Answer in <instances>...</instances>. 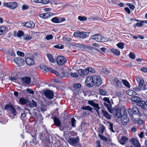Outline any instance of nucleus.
<instances>
[{"label":"nucleus","instance_id":"f257e3e1","mask_svg":"<svg viewBox=\"0 0 147 147\" xmlns=\"http://www.w3.org/2000/svg\"><path fill=\"white\" fill-rule=\"evenodd\" d=\"M136 81L138 83V86L135 89V90L136 92H138L141 90H144L146 89V86L143 84L144 80L142 78L137 77Z\"/></svg>","mask_w":147,"mask_h":147},{"label":"nucleus","instance_id":"f03ea898","mask_svg":"<svg viewBox=\"0 0 147 147\" xmlns=\"http://www.w3.org/2000/svg\"><path fill=\"white\" fill-rule=\"evenodd\" d=\"M121 107L117 106L115 107L112 109L110 113H112L115 117L117 118H120L121 117Z\"/></svg>","mask_w":147,"mask_h":147},{"label":"nucleus","instance_id":"7ed1b4c3","mask_svg":"<svg viewBox=\"0 0 147 147\" xmlns=\"http://www.w3.org/2000/svg\"><path fill=\"white\" fill-rule=\"evenodd\" d=\"M91 38L98 42H105L106 40L105 37L102 35L100 34H96L92 35Z\"/></svg>","mask_w":147,"mask_h":147},{"label":"nucleus","instance_id":"20e7f679","mask_svg":"<svg viewBox=\"0 0 147 147\" xmlns=\"http://www.w3.org/2000/svg\"><path fill=\"white\" fill-rule=\"evenodd\" d=\"M85 83L86 85L88 87H92L94 86L93 76H89L86 78Z\"/></svg>","mask_w":147,"mask_h":147},{"label":"nucleus","instance_id":"39448f33","mask_svg":"<svg viewBox=\"0 0 147 147\" xmlns=\"http://www.w3.org/2000/svg\"><path fill=\"white\" fill-rule=\"evenodd\" d=\"M87 32H84L78 31L75 32L74 34V36L76 37H78L79 38L84 39L87 36Z\"/></svg>","mask_w":147,"mask_h":147},{"label":"nucleus","instance_id":"423d86ee","mask_svg":"<svg viewBox=\"0 0 147 147\" xmlns=\"http://www.w3.org/2000/svg\"><path fill=\"white\" fill-rule=\"evenodd\" d=\"M93 81H94V86L95 85L97 86H99L102 84V80L100 77L96 75L93 76Z\"/></svg>","mask_w":147,"mask_h":147},{"label":"nucleus","instance_id":"0eeeda50","mask_svg":"<svg viewBox=\"0 0 147 147\" xmlns=\"http://www.w3.org/2000/svg\"><path fill=\"white\" fill-rule=\"evenodd\" d=\"M56 62L59 65H62L67 62L66 59L62 56H59L56 58Z\"/></svg>","mask_w":147,"mask_h":147},{"label":"nucleus","instance_id":"6e6552de","mask_svg":"<svg viewBox=\"0 0 147 147\" xmlns=\"http://www.w3.org/2000/svg\"><path fill=\"white\" fill-rule=\"evenodd\" d=\"M68 142L69 144L72 146H75L77 144L79 141V137H71L68 140Z\"/></svg>","mask_w":147,"mask_h":147},{"label":"nucleus","instance_id":"1a4fd4ad","mask_svg":"<svg viewBox=\"0 0 147 147\" xmlns=\"http://www.w3.org/2000/svg\"><path fill=\"white\" fill-rule=\"evenodd\" d=\"M122 124L124 125H126L129 121V119L127 116V113L126 111L123 114L121 119Z\"/></svg>","mask_w":147,"mask_h":147},{"label":"nucleus","instance_id":"9d476101","mask_svg":"<svg viewBox=\"0 0 147 147\" xmlns=\"http://www.w3.org/2000/svg\"><path fill=\"white\" fill-rule=\"evenodd\" d=\"M131 111V112L134 115H136L138 116H140L141 115V111L140 108L137 107H134L130 110V109L128 110V113Z\"/></svg>","mask_w":147,"mask_h":147},{"label":"nucleus","instance_id":"9b49d317","mask_svg":"<svg viewBox=\"0 0 147 147\" xmlns=\"http://www.w3.org/2000/svg\"><path fill=\"white\" fill-rule=\"evenodd\" d=\"M89 73L88 67L84 69H79L78 70V73L81 77H83L84 76L87 75Z\"/></svg>","mask_w":147,"mask_h":147},{"label":"nucleus","instance_id":"f8f14e48","mask_svg":"<svg viewBox=\"0 0 147 147\" xmlns=\"http://www.w3.org/2000/svg\"><path fill=\"white\" fill-rule=\"evenodd\" d=\"M4 6L9 7L11 9H14L16 8L18 5V4L16 2H8L4 3L3 4Z\"/></svg>","mask_w":147,"mask_h":147},{"label":"nucleus","instance_id":"ddd939ff","mask_svg":"<svg viewBox=\"0 0 147 147\" xmlns=\"http://www.w3.org/2000/svg\"><path fill=\"white\" fill-rule=\"evenodd\" d=\"M14 62L19 66H22L25 63L23 59L21 57L16 58L14 59Z\"/></svg>","mask_w":147,"mask_h":147},{"label":"nucleus","instance_id":"4468645a","mask_svg":"<svg viewBox=\"0 0 147 147\" xmlns=\"http://www.w3.org/2000/svg\"><path fill=\"white\" fill-rule=\"evenodd\" d=\"M88 103L94 107V109L98 113V110L100 109L98 106V104L95 103L92 100H89Z\"/></svg>","mask_w":147,"mask_h":147},{"label":"nucleus","instance_id":"2eb2a0df","mask_svg":"<svg viewBox=\"0 0 147 147\" xmlns=\"http://www.w3.org/2000/svg\"><path fill=\"white\" fill-rule=\"evenodd\" d=\"M44 94L49 98L51 99L53 98L54 96L53 93L50 90H48L46 91L45 92Z\"/></svg>","mask_w":147,"mask_h":147},{"label":"nucleus","instance_id":"dca6fc26","mask_svg":"<svg viewBox=\"0 0 147 147\" xmlns=\"http://www.w3.org/2000/svg\"><path fill=\"white\" fill-rule=\"evenodd\" d=\"M37 106L36 102H35L33 100H32L31 101L27 103V106L30 108L36 107Z\"/></svg>","mask_w":147,"mask_h":147},{"label":"nucleus","instance_id":"f3484780","mask_svg":"<svg viewBox=\"0 0 147 147\" xmlns=\"http://www.w3.org/2000/svg\"><path fill=\"white\" fill-rule=\"evenodd\" d=\"M114 83L115 84L116 86L118 88H121L122 86L121 82L119 81L118 79L116 78H114Z\"/></svg>","mask_w":147,"mask_h":147},{"label":"nucleus","instance_id":"a211bd4d","mask_svg":"<svg viewBox=\"0 0 147 147\" xmlns=\"http://www.w3.org/2000/svg\"><path fill=\"white\" fill-rule=\"evenodd\" d=\"M24 26L26 27L32 28L35 26V24L32 21H30L26 22Z\"/></svg>","mask_w":147,"mask_h":147},{"label":"nucleus","instance_id":"6ab92c4d","mask_svg":"<svg viewBox=\"0 0 147 147\" xmlns=\"http://www.w3.org/2000/svg\"><path fill=\"white\" fill-rule=\"evenodd\" d=\"M25 62L26 64L28 65H33L34 63V60L30 58H27L25 59Z\"/></svg>","mask_w":147,"mask_h":147},{"label":"nucleus","instance_id":"aec40b11","mask_svg":"<svg viewBox=\"0 0 147 147\" xmlns=\"http://www.w3.org/2000/svg\"><path fill=\"white\" fill-rule=\"evenodd\" d=\"M131 141L133 144L137 147H140L141 146L139 144V141L137 139L135 138H132L131 140Z\"/></svg>","mask_w":147,"mask_h":147},{"label":"nucleus","instance_id":"412c9836","mask_svg":"<svg viewBox=\"0 0 147 147\" xmlns=\"http://www.w3.org/2000/svg\"><path fill=\"white\" fill-rule=\"evenodd\" d=\"M22 81L27 84H29L31 82V78L28 77L23 78L21 79Z\"/></svg>","mask_w":147,"mask_h":147},{"label":"nucleus","instance_id":"4be33fe9","mask_svg":"<svg viewBox=\"0 0 147 147\" xmlns=\"http://www.w3.org/2000/svg\"><path fill=\"white\" fill-rule=\"evenodd\" d=\"M137 105L140 107L144 110L145 109V101L140 100L137 103Z\"/></svg>","mask_w":147,"mask_h":147},{"label":"nucleus","instance_id":"5701e85b","mask_svg":"<svg viewBox=\"0 0 147 147\" xmlns=\"http://www.w3.org/2000/svg\"><path fill=\"white\" fill-rule=\"evenodd\" d=\"M103 104L106 107L108 111L110 113L113 108H111L112 105H111V102L108 103L107 102H104Z\"/></svg>","mask_w":147,"mask_h":147},{"label":"nucleus","instance_id":"b1692460","mask_svg":"<svg viewBox=\"0 0 147 147\" xmlns=\"http://www.w3.org/2000/svg\"><path fill=\"white\" fill-rule=\"evenodd\" d=\"M34 2L36 3H41L44 4H48L49 1V0H33Z\"/></svg>","mask_w":147,"mask_h":147},{"label":"nucleus","instance_id":"393cba45","mask_svg":"<svg viewBox=\"0 0 147 147\" xmlns=\"http://www.w3.org/2000/svg\"><path fill=\"white\" fill-rule=\"evenodd\" d=\"M40 67L41 69L44 70L46 72L50 71L51 68L50 67H47L43 64H41L40 65Z\"/></svg>","mask_w":147,"mask_h":147},{"label":"nucleus","instance_id":"a878e982","mask_svg":"<svg viewBox=\"0 0 147 147\" xmlns=\"http://www.w3.org/2000/svg\"><path fill=\"white\" fill-rule=\"evenodd\" d=\"M102 112L105 117L108 119H110L111 116L108 113L104 110H102Z\"/></svg>","mask_w":147,"mask_h":147},{"label":"nucleus","instance_id":"bb28decb","mask_svg":"<svg viewBox=\"0 0 147 147\" xmlns=\"http://www.w3.org/2000/svg\"><path fill=\"white\" fill-rule=\"evenodd\" d=\"M54 122L56 125L58 127L61 124V122L58 118L56 117H54Z\"/></svg>","mask_w":147,"mask_h":147},{"label":"nucleus","instance_id":"cd10ccee","mask_svg":"<svg viewBox=\"0 0 147 147\" xmlns=\"http://www.w3.org/2000/svg\"><path fill=\"white\" fill-rule=\"evenodd\" d=\"M128 140V138L126 137L122 136L119 141V143L121 144H123L126 143Z\"/></svg>","mask_w":147,"mask_h":147},{"label":"nucleus","instance_id":"c85d7f7f","mask_svg":"<svg viewBox=\"0 0 147 147\" xmlns=\"http://www.w3.org/2000/svg\"><path fill=\"white\" fill-rule=\"evenodd\" d=\"M7 55L8 57H10L11 56L15 57V53L13 49H10L7 53Z\"/></svg>","mask_w":147,"mask_h":147},{"label":"nucleus","instance_id":"c756f323","mask_svg":"<svg viewBox=\"0 0 147 147\" xmlns=\"http://www.w3.org/2000/svg\"><path fill=\"white\" fill-rule=\"evenodd\" d=\"M52 15L51 13H42L40 15L41 17L43 18L44 19L47 18Z\"/></svg>","mask_w":147,"mask_h":147},{"label":"nucleus","instance_id":"7c9ffc66","mask_svg":"<svg viewBox=\"0 0 147 147\" xmlns=\"http://www.w3.org/2000/svg\"><path fill=\"white\" fill-rule=\"evenodd\" d=\"M126 92L128 95L130 96L136 95V93L135 91L131 89L127 90Z\"/></svg>","mask_w":147,"mask_h":147},{"label":"nucleus","instance_id":"2f4dec72","mask_svg":"<svg viewBox=\"0 0 147 147\" xmlns=\"http://www.w3.org/2000/svg\"><path fill=\"white\" fill-rule=\"evenodd\" d=\"M61 76H60V78H63L64 77H67L69 75V73L68 72L66 71H63L61 73Z\"/></svg>","mask_w":147,"mask_h":147},{"label":"nucleus","instance_id":"473e14b6","mask_svg":"<svg viewBox=\"0 0 147 147\" xmlns=\"http://www.w3.org/2000/svg\"><path fill=\"white\" fill-rule=\"evenodd\" d=\"M7 28L5 26H1L0 27V35L1 36L7 30Z\"/></svg>","mask_w":147,"mask_h":147},{"label":"nucleus","instance_id":"72a5a7b5","mask_svg":"<svg viewBox=\"0 0 147 147\" xmlns=\"http://www.w3.org/2000/svg\"><path fill=\"white\" fill-rule=\"evenodd\" d=\"M19 101L21 104L23 105L27 103V100L23 98H21L19 99Z\"/></svg>","mask_w":147,"mask_h":147},{"label":"nucleus","instance_id":"f704fd0d","mask_svg":"<svg viewBox=\"0 0 147 147\" xmlns=\"http://www.w3.org/2000/svg\"><path fill=\"white\" fill-rule=\"evenodd\" d=\"M95 49V48L92 47L88 46L85 51L89 53H91L92 51L93 50Z\"/></svg>","mask_w":147,"mask_h":147},{"label":"nucleus","instance_id":"c9c22d12","mask_svg":"<svg viewBox=\"0 0 147 147\" xmlns=\"http://www.w3.org/2000/svg\"><path fill=\"white\" fill-rule=\"evenodd\" d=\"M111 51L114 54L117 55H119L120 54V52L117 49H116L114 48H112L111 49Z\"/></svg>","mask_w":147,"mask_h":147},{"label":"nucleus","instance_id":"e433bc0d","mask_svg":"<svg viewBox=\"0 0 147 147\" xmlns=\"http://www.w3.org/2000/svg\"><path fill=\"white\" fill-rule=\"evenodd\" d=\"M131 100L133 102H137L140 99V98L138 97L133 96L131 97Z\"/></svg>","mask_w":147,"mask_h":147},{"label":"nucleus","instance_id":"4c0bfd02","mask_svg":"<svg viewBox=\"0 0 147 147\" xmlns=\"http://www.w3.org/2000/svg\"><path fill=\"white\" fill-rule=\"evenodd\" d=\"M82 109L84 110H87L91 111H92V108L88 106H84L82 107Z\"/></svg>","mask_w":147,"mask_h":147},{"label":"nucleus","instance_id":"58836bf2","mask_svg":"<svg viewBox=\"0 0 147 147\" xmlns=\"http://www.w3.org/2000/svg\"><path fill=\"white\" fill-rule=\"evenodd\" d=\"M32 36L28 34H26L24 36V38L26 40H30L32 39Z\"/></svg>","mask_w":147,"mask_h":147},{"label":"nucleus","instance_id":"ea45409f","mask_svg":"<svg viewBox=\"0 0 147 147\" xmlns=\"http://www.w3.org/2000/svg\"><path fill=\"white\" fill-rule=\"evenodd\" d=\"M105 129V127L103 125H100L99 129V133L100 134H103Z\"/></svg>","mask_w":147,"mask_h":147},{"label":"nucleus","instance_id":"a19ab883","mask_svg":"<svg viewBox=\"0 0 147 147\" xmlns=\"http://www.w3.org/2000/svg\"><path fill=\"white\" fill-rule=\"evenodd\" d=\"M122 82L123 85L128 88H130V86L129 82L125 80H122Z\"/></svg>","mask_w":147,"mask_h":147},{"label":"nucleus","instance_id":"79ce46f5","mask_svg":"<svg viewBox=\"0 0 147 147\" xmlns=\"http://www.w3.org/2000/svg\"><path fill=\"white\" fill-rule=\"evenodd\" d=\"M98 136L99 138L101 140H103V141L107 142V137L105 136H103L102 135L99 134H98Z\"/></svg>","mask_w":147,"mask_h":147},{"label":"nucleus","instance_id":"37998d69","mask_svg":"<svg viewBox=\"0 0 147 147\" xmlns=\"http://www.w3.org/2000/svg\"><path fill=\"white\" fill-rule=\"evenodd\" d=\"M109 124V128L110 129V131L113 132H115V131L113 129V124L110 122H108L107 123Z\"/></svg>","mask_w":147,"mask_h":147},{"label":"nucleus","instance_id":"c03bdc74","mask_svg":"<svg viewBox=\"0 0 147 147\" xmlns=\"http://www.w3.org/2000/svg\"><path fill=\"white\" fill-rule=\"evenodd\" d=\"M50 71L51 73L55 74L56 76L59 78H60V76H61V73L60 74H59L57 71L53 69L52 68H51Z\"/></svg>","mask_w":147,"mask_h":147},{"label":"nucleus","instance_id":"a18cd8bd","mask_svg":"<svg viewBox=\"0 0 147 147\" xmlns=\"http://www.w3.org/2000/svg\"><path fill=\"white\" fill-rule=\"evenodd\" d=\"M47 56L49 59V61L51 62H53L54 61V60L53 58L52 55L50 54H47Z\"/></svg>","mask_w":147,"mask_h":147},{"label":"nucleus","instance_id":"49530a36","mask_svg":"<svg viewBox=\"0 0 147 147\" xmlns=\"http://www.w3.org/2000/svg\"><path fill=\"white\" fill-rule=\"evenodd\" d=\"M13 106L11 105H7L4 107V109L6 110L7 111L11 109Z\"/></svg>","mask_w":147,"mask_h":147},{"label":"nucleus","instance_id":"de8ad7c7","mask_svg":"<svg viewBox=\"0 0 147 147\" xmlns=\"http://www.w3.org/2000/svg\"><path fill=\"white\" fill-rule=\"evenodd\" d=\"M24 34V33L22 31L19 30L17 32V36L19 38L21 37Z\"/></svg>","mask_w":147,"mask_h":147},{"label":"nucleus","instance_id":"09e8293b","mask_svg":"<svg viewBox=\"0 0 147 147\" xmlns=\"http://www.w3.org/2000/svg\"><path fill=\"white\" fill-rule=\"evenodd\" d=\"M63 40L67 42H70L71 40V38L69 37H67L65 36L63 37L62 38Z\"/></svg>","mask_w":147,"mask_h":147},{"label":"nucleus","instance_id":"8fccbe9b","mask_svg":"<svg viewBox=\"0 0 147 147\" xmlns=\"http://www.w3.org/2000/svg\"><path fill=\"white\" fill-rule=\"evenodd\" d=\"M53 47L55 48L59 49H63L64 47L63 45L61 44L56 45L54 46Z\"/></svg>","mask_w":147,"mask_h":147},{"label":"nucleus","instance_id":"3c124183","mask_svg":"<svg viewBox=\"0 0 147 147\" xmlns=\"http://www.w3.org/2000/svg\"><path fill=\"white\" fill-rule=\"evenodd\" d=\"M76 121L74 118H73L71 120V126L73 127H76Z\"/></svg>","mask_w":147,"mask_h":147},{"label":"nucleus","instance_id":"603ef678","mask_svg":"<svg viewBox=\"0 0 147 147\" xmlns=\"http://www.w3.org/2000/svg\"><path fill=\"white\" fill-rule=\"evenodd\" d=\"M51 21L55 23H59V20L58 18L57 17H55L51 19Z\"/></svg>","mask_w":147,"mask_h":147},{"label":"nucleus","instance_id":"864d4df0","mask_svg":"<svg viewBox=\"0 0 147 147\" xmlns=\"http://www.w3.org/2000/svg\"><path fill=\"white\" fill-rule=\"evenodd\" d=\"M78 19L80 21H84L87 20V18L85 16H79L78 18Z\"/></svg>","mask_w":147,"mask_h":147},{"label":"nucleus","instance_id":"5fc2aeb1","mask_svg":"<svg viewBox=\"0 0 147 147\" xmlns=\"http://www.w3.org/2000/svg\"><path fill=\"white\" fill-rule=\"evenodd\" d=\"M11 112L13 113L14 116H16V115L17 113L15 109L13 107L10 110Z\"/></svg>","mask_w":147,"mask_h":147},{"label":"nucleus","instance_id":"6e6d98bb","mask_svg":"<svg viewBox=\"0 0 147 147\" xmlns=\"http://www.w3.org/2000/svg\"><path fill=\"white\" fill-rule=\"evenodd\" d=\"M117 46L119 48L122 49L124 48V45L122 43H119L117 44Z\"/></svg>","mask_w":147,"mask_h":147},{"label":"nucleus","instance_id":"4d7b16f0","mask_svg":"<svg viewBox=\"0 0 147 147\" xmlns=\"http://www.w3.org/2000/svg\"><path fill=\"white\" fill-rule=\"evenodd\" d=\"M99 92L102 95H106V92L105 91L103 90L102 89H99Z\"/></svg>","mask_w":147,"mask_h":147},{"label":"nucleus","instance_id":"13d9d810","mask_svg":"<svg viewBox=\"0 0 147 147\" xmlns=\"http://www.w3.org/2000/svg\"><path fill=\"white\" fill-rule=\"evenodd\" d=\"M53 38V36L51 34H50L47 35L46 36V39L47 40H49L52 39Z\"/></svg>","mask_w":147,"mask_h":147},{"label":"nucleus","instance_id":"bf43d9fd","mask_svg":"<svg viewBox=\"0 0 147 147\" xmlns=\"http://www.w3.org/2000/svg\"><path fill=\"white\" fill-rule=\"evenodd\" d=\"M17 54L18 56L21 57H24L25 55L24 53L20 51H17Z\"/></svg>","mask_w":147,"mask_h":147},{"label":"nucleus","instance_id":"052dcab7","mask_svg":"<svg viewBox=\"0 0 147 147\" xmlns=\"http://www.w3.org/2000/svg\"><path fill=\"white\" fill-rule=\"evenodd\" d=\"M129 57L132 59H134L135 58V55L133 53H130L129 54Z\"/></svg>","mask_w":147,"mask_h":147},{"label":"nucleus","instance_id":"680f3d73","mask_svg":"<svg viewBox=\"0 0 147 147\" xmlns=\"http://www.w3.org/2000/svg\"><path fill=\"white\" fill-rule=\"evenodd\" d=\"M127 5H128L130 8L132 10H133L135 8V6L131 4L130 3H127Z\"/></svg>","mask_w":147,"mask_h":147},{"label":"nucleus","instance_id":"e2e57ef3","mask_svg":"<svg viewBox=\"0 0 147 147\" xmlns=\"http://www.w3.org/2000/svg\"><path fill=\"white\" fill-rule=\"evenodd\" d=\"M73 87L76 88H80L81 87V85L80 84H75L73 86Z\"/></svg>","mask_w":147,"mask_h":147},{"label":"nucleus","instance_id":"0e129e2a","mask_svg":"<svg viewBox=\"0 0 147 147\" xmlns=\"http://www.w3.org/2000/svg\"><path fill=\"white\" fill-rule=\"evenodd\" d=\"M59 23H61L62 22L65 21V19L63 18H58Z\"/></svg>","mask_w":147,"mask_h":147},{"label":"nucleus","instance_id":"69168bd1","mask_svg":"<svg viewBox=\"0 0 147 147\" xmlns=\"http://www.w3.org/2000/svg\"><path fill=\"white\" fill-rule=\"evenodd\" d=\"M89 73L90 72L91 73H93L95 72L94 69L91 67H88Z\"/></svg>","mask_w":147,"mask_h":147},{"label":"nucleus","instance_id":"338daca9","mask_svg":"<svg viewBox=\"0 0 147 147\" xmlns=\"http://www.w3.org/2000/svg\"><path fill=\"white\" fill-rule=\"evenodd\" d=\"M88 46L87 45H81L80 46V48L81 49H84V51H85V50L86 49V48H87Z\"/></svg>","mask_w":147,"mask_h":147},{"label":"nucleus","instance_id":"774afa93","mask_svg":"<svg viewBox=\"0 0 147 147\" xmlns=\"http://www.w3.org/2000/svg\"><path fill=\"white\" fill-rule=\"evenodd\" d=\"M28 8L29 7L28 6L24 5L22 7V10H24L28 9Z\"/></svg>","mask_w":147,"mask_h":147}]
</instances>
